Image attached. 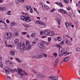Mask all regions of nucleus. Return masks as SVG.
<instances>
[{"label":"nucleus","mask_w":80,"mask_h":80,"mask_svg":"<svg viewBox=\"0 0 80 80\" xmlns=\"http://www.w3.org/2000/svg\"><path fill=\"white\" fill-rule=\"evenodd\" d=\"M38 41V39L37 38H36L35 39H34V41L35 42H37Z\"/></svg>","instance_id":"nucleus-38"},{"label":"nucleus","mask_w":80,"mask_h":80,"mask_svg":"<svg viewBox=\"0 0 80 80\" xmlns=\"http://www.w3.org/2000/svg\"><path fill=\"white\" fill-rule=\"evenodd\" d=\"M64 50V49L62 48H60L58 49V51L60 52H63Z\"/></svg>","instance_id":"nucleus-22"},{"label":"nucleus","mask_w":80,"mask_h":80,"mask_svg":"<svg viewBox=\"0 0 80 80\" xmlns=\"http://www.w3.org/2000/svg\"><path fill=\"white\" fill-rule=\"evenodd\" d=\"M53 55L54 56V57H56L58 55L57 53H54Z\"/></svg>","instance_id":"nucleus-45"},{"label":"nucleus","mask_w":80,"mask_h":80,"mask_svg":"<svg viewBox=\"0 0 80 80\" xmlns=\"http://www.w3.org/2000/svg\"><path fill=\"white\" fill-rule=\"evenodd\" d=\"M60 12H61L62 13H64V14H67V11L63 10V9H61L59 10Z\"/></svg>","instance_id":"nucleus-13"},{"label":"nucleus","mask_w":80,"mask_h":80,"mask_svg":"<svg viewBox=\"0 0 80 80\" xmlns=\"http://www.w3.org/2000/svg\"><path fill=\"white\" fill-rule=\"evenodd\" d=\"M44 56V53H43L40 54L39 55H38V57L39 58H42V57H43Z\"/></svg>","instance_id":"nucleus-20"},{"label":"nucleus","mask_w":80,"mask_h":80,"mask_svg":"<svg viewBox=\"0 0 80 80\" xmlns=\"http://www.w3.org/2000/svg\"><path fill=\"white\" fill-rule=\"evenodd\" d=\"M0 10L2 12H3L6 10V7H1L0 8Z\"/></svg>","instance_id":"nucleus-18"},{"label":"nucleus","mask_w":80,"mask_h":80,"mask_svg":"<svg viewBox=\"0 0 80 80\" xmlns=\"http://www.w3.org/2000/svg\"><path fill=\"white\" fill-rule=\"evenodd\" d=\"M7 80H11V78L10 77H8L7 78Z\"/></svg>","instance_id":"nucleus-49"},{"label":"nucleus","mask_w":80,"mask_h":80,"mask_svg":"<svg viewBox=\"0 0 80 80\" xmlns=\"http://www.w3.org/2000/svg\"><path fill=\"white\" fill-rule=\"evenodd\" d=\"M68 15L69 16V17H72V13L70 12H69Z\"/></svg>","instance_id":"nucleus-40"},{"label":"nucleus","mask_w":80,"mask_h":80,"mask_svg":"<svg viewBox=\"0 0 80 80\" xmlns=\"http://www.w3.org/2000/svg\"><path fill=\"white\" fill-rule=\"evenodd\" d=\"M27 37L28 38H30V35H27Z\"/></svg>","instance_id":"nucleus-58"},{"label":"nucleus","mask_w":80,"mask_h":80,"mask_svg":"<svg viewBox=\"0 0 80 80\" xmlns=\"http://www.w3.org/2000/svg\"><path fill=\"white\" fill-rule=\"evenodd\" d=\"M24 26L25 27H26V28H28V27H29V25L27 24H24Z\"/></svg>","instance_id":"nucleus-36"},{"label":"nucleus","mask_w":80,"mask_h":80,"mask_svg":"<svg viewBox=\"0 0 80 80\" xmlns=\"http://www.w3.org/2000/svg\"><path fill=\"white\" fill-rule=\"evenodd\" d=\"M58 55L59 57H61V54L60 53H58Z\"/></svg>","instance_id":"nucleus-61"},{"label":"nucleus","mask_w":80,"mask_h":80,"mask_svg":"<svg viewBox=\"0 0 80 80\" xmlns=\"http://www.w3.org/2000/svg\"><path fill=\"white\" fill-rule=\"evenodd\" d=\"M14 70V72H15V71H16L19 74L18 75V77L19 78H23V76L25 74V71H22V69L19 68L17 69H17L15 68Z\"/></svg>","instance_id":"nucleus-2"},{"label":"nucleus","mask_w":80,"mask_h":80,"mask_svg":"<svg viewBox=\"0 0 80 80\" xmlns=\"http://www.w3.org/2000/svg\"><path fill=\"white\" fill-rule=\"evenodd\" d=\"M64 43L66 44H67L68 45H69V46H71L72 45V43L71 42L68 40V39H66L64 40Z\"/></svg>","instance_id":"nucleus-5"},{"label":"nucleus","mask_w":80,"mask_h":80,"mask_svg":"<svg viewBox=\"0 0 80 80\" xmlns=\"http://www.w3.org/2000/svg\"><path fill=\"white\" fill-rule=\"evenodd\" d=\"M64 61H63H63H62L61 63V65H63V62Z\"/></svg>","instance_id":"nucleus-57"},{"label":"nucleus","mask_w":80,"mask_h":80,"mask_svg":"<svg viewBox=\"0 0 80 80\" xmlns=\"http://www.w3.org/2000/svg\"><path fill=\"white\" fill-rule=\"evenodd\" d=\"M58 72L59 73H61V71L60 70H58Z\"/></svg>","instance_id":"nucleus-60"},{"label":"nucleus","mask_w":80,"mask_h":80,"mask_svg":"<svg viewBox=\"0 0 80 80\" xmlns=\"http://www.w3.org/2000/svg\"><path fill=\"white\" fill-rule=\"evenodd\" d=\"M24 7L26 8L27 11H28L30 10V6L27 5H25L24 6Z\"/></svg>","instance_id":"nucleus-19"},{"label":"nucleus","mask_w":80,"mask_h":80,"mask_svg":"<svg viewBox=\"0 0 80 80\" xmlns=\"http://www.w3.org/2000/svg\"><path fill=\"white\" fill-rule=\"evenodd\" d=\"M67 9L68 10L70 11V7L67 8Z\"/></svg>","instance_id":"nucleus-56"},{"label":"nucleus","mask_w":80,"mask_h":80,"mask_svg":"<svg viewBox=\"0 0 80 80\" xmlns=\"http://www.w3.org/2000/svg\"><path fill=\"white\" fill-rule=\"evenodd\" d=\"M64 43V42L63 41H62L61 43H60V45H63Z\"/></svg>","instance_id":"nucleus-44"},{"label":"nucleus","mask_w":80,"mask_h":80,"mask_svg":"<svg viewBox=\"0 0 80 80\" xmlns=\"http://www.w3.org/2000/svg\"><path fill=\"white\" fill-rule=\"evenodd\" d=\"M65 25L66 26V27H67V28H68V26H71V25H72V23H69V22H68V21H67L65 23Z\"/></svg>","instance_id":"nucleus-10"},{"label":"nucleus","mask_w":80,"mask_h":80,"mask_svg":"<svg viewBox=\"0 0 80 80\" xmlns=\"http://www.w3.org/2000/svg\"><path fill=\"white\" fill-rule=\"evenodd\" d=\"M67 54V52L66 51L64 52H62V55H64V54Z\"/></svg>","instance_id":"nucleus-43"},{"label":"nucleus","mask_w":80,"mask_h":80,"mask_svg":"<svg viewBox=\"0 0 80 80\" xmlns=\"http://www.w3.org/2000/svg\"><path fill=\"white\" fill-rule=\"evenodd\" d=\"M22 13L23 14V15L21 17V20L28 22H31V18H30L29 16H28L27 13L23 12Z\"/></svg>","instance_id":"nucleus-1"},{"label":"nucleus","mask_w":80,"mask_h":80,"mask_svg":"<svg viewBox=\"0 0 80 80\" xmlns=\"http://www.w3.org/2000/svg\"><path fill=\"white\" fill-rule=\"evenodd\" d=\"M55 12V9L54 8H53L52 10L50 11V12Z\"/></svg>","instance_id":"nucleus-46"},{"label":"nucleus","mask_w":80,"mask_h":80,"mask_svg":"<svg viewBox=\"0 0 80 80\" xmlns=\"http://www.w3.org/2000/svg\"><path fill=\"white\" fill-rule=\"evenodd\" d=\"M20 45H19V48L20 52H23L24 50H26V48H25V44L23 43L21 45V43Z\"/></svg>","instance_id":"nucleus-3"},{"label":"nucleus","mask_w":80,"mask_h":80,"mask_svg":"<svg viewBox=\"0 0 80 80\" xmlns=\"http://www.w3.org/2000/svg\"><path fill=\"white\" fill-rule=\"evenodd\" d=\"M9 71H10L11 72H14V70L13 69H9Z\"/></svg>","instance_id":"nucleus-47"},{"label":"nucleus","mask_w":80,"mask_h":80,"mask_svg":"<svg viewBox=\"0 0 80 80\" xmlns=\"http://www.w3.org/2000/svg\"><path fill=\"white\" fill-rule=\"evenodd\" d=\"M10 54H11V55H15V52L13 51H11Z\"/></svg>","instance_id":"nucleus-28"},{"label":"nucleus","mask_w":80,"mask_h":80,"mask_svg":"<svg viewBox=\"0 0 80 80\" xmlns=\"http://www.w3.org/2000/svg\"><path fill=\"white\" fill-rule=\"evenodd\" d=\"M57 40L59 42H61L62 41V38L60 37H58Z\"/></svg>","instance_id":"nucleus-25"},{"label":"nucleus","mask_w":80,"mask_h":80,"mask_svg":"<svg viewBox=\"0 0 80 80\" xmlns=\"http://www.w3.org/2000/svg\"><path fill=\"white\" fill-rule=\"evenodd\" d=\"M36 56H33L32 57V58H36Z\"/></svg>","instance_id":"nucleus-54"},{"label":"nucleus","mask_w":80,"mask_h":80,"mask_svg":"<svg viewBox=\"0 0 80 80\" xmlns=\"http://www.w3.org/2000/svg\"><path fill=\"white\" fill-rule=\"evenodd\" d=\"M5 29L6 31H8V28L7 26H5Z\"/></svg>","instance_id":"nucleus-41"},{"label":"nucleus","mask_w":80,"mask_h":80,"mask_svg":"<svg viewBox=\"0 0 80 80\" xmlns=\"http://www.w3.org/2000/svg\"><path fill=\"white\" fill-rule=\"evenodd\" d=\"M36 23L38 24H39V25H42L44 26V27H46L47 26L46 23H44V22H42L38 20L36 21Z\"/></svg>","instance_id":"nucleus-6"},{"label":"nucleus","mask_w":80,"mask_h":80,"mask_svg":"<svg viewBox=\"0 0 80 80\" xmlns=\"http://www.w3.org/2000/svg\"><path fill=\"white\" fill-rule=\"evenodd\" d=\"M27 33L26 32H23L22 33V34L24 35V34H27Z\"/></svg>","instance_id":"nucleus-50"},{"label":"nucleus","mask_w":80,"mask_h":80,"mask_svg":"<svg viewBox=\"0 0 80 80\" xmlns=\"http://www.w3.org/2000/svg\"><path fill=\"white\" fill-rule=\"evenodd\" d=\"M45 33V32L44 31H40V35H44Z\"/></svg>","instance_id":"nucleus-30"},{"label":"nucleus","mask_w":80,"mask_h":80,"mask_svg":"<svg viewBox=\"0 0 80 80\" xmlns=\"http://www.w3.org/2000/svg\"><path fill=\"white\" fill-rule=\"evenodd\" d=\"M26 45H30V42L28 41H26L25 42Z\"/></svg>","instance_id":"nucleus-29"},{"label":"nucleus","mask_w":80,"mask_h":80,"mask_svg":"<svg viewBox=\"0 0 80 80\" xmlns=\"http://www.w3.org/2000/svg\"><path fill=\"white\" fill-rule=\"evenodd\" d=\"M38 47L41 49L45 48V45L42 43H39L38 44Z\"/></svg>","instance_id":"nucleus-4"},{"label":"nucleus","mask_w":80,"mask_h":80,"mask_svg":"<svg viewBox=\"0 0 80 80\" xmlns=\"http://www.w3.org/2000/svg\"><path fill=\"white\" fill-rule=\"evenodd\" d=\"M48 41L49 42H50V41H51V38H48Z\"/></svg>","instance_id":"nucleus-51"},{"label":"nucleus","mask_w":80,"mask_h":80,"mask_svg":"<svg viewBox=\"0 0 80 80\" xmlns=\"http://www.w3.org/2000/svg\"><path fill=\"white\" fill-rule=\"evenodd\" d=\"M15 60H16L19 63H21V61L20 60V59H19V58H15Z\"/></svg>","instance_id":"nucleus-27"},{"label":"nucleus","mask_w":80,"mask_h":80,"mask_svg":"<svg viewBox=\"0 0 80 80\" xmlns=\"http://www.w3.org/2000/svg\"><path fill=\"white\" fill-rule=\"evenodd\" d=\"M54 77H53V76H52L50 77H49V78H54Z\"/></svg>","instance_id":"nucleus-53"},{"label":"nucleus","mask_w":80,"mask_h":80,"mask_svg":"<svg viewBox=\"0 0 80 80\" xmlns=\"http://www.w3.org/2000/svg\"><path fill=\"white\" fill-rule=\"evenodd\" d=\"M10 13H11V11H9L7 12V14L8 15H11Z\"/></svg>","instance_id":"nucleus-42"},{"label":"nucleus","mask_w":80,"mask_h":80,"mask_svg":"<svg viewBox=\"0 0 80 80\" xmlns=\"http://www.w3.org/2000/svg\"><path fill=\"white\" fill-rule=\"evenodd\" d=\"M34 11H35V12H37V9H36V8H34Z\"/></svg>","instance_id":"nucleus-62"},{"label":"nucleus","mask_w":80,"mask_h":80,"mask_svg":"<svg viewBox=\"0 0 80 80\" xmlns=\"http://www.w3.org/2000/svg\"><path fill=\"white\" fill-rule=\"evenodd\" d=\"M14 35L17 37V36H18L19 35V33H18V32H16L14 34Z\"/></svg>","instance_id":"nucleus-33"},{"label":"nucleus","mask_w":80,"mask_h":80,"mask_svg":"<svg viewBox=\"0 0 80 80\" xmlns=\"http://www.w3.org/2000/svg\"><path fill=\"white\" fill-rule=\"evenodd\" d=\"M5 63L7 66L11 67L12 66V62L10 61L6 60L5 61Z\"/></svg>","instance_id":"nucleus-7"},{"label":"nucleus","mask_w":80,"mask_h":80,"mask_svg":"<svg viewBox=\"0 0 80 80\" xmlns=\"http://www.w3.org/2000/svg\"><path fill=\"white\" fill-rule=\"evenodd\" d=\"M58 58H56V60H55V62H57L58 63Z\"/></svg>","instance_id":"nucleus-52"},{"label":"nucleus","mask_w":80,"mask_h":80,"mask_svg":"<svg viewBox=\"0 0 80 80\" xmlns=\"http://www.w3.org/2000/svg\"><path fill=\"white\" fill-rule=\"evenodd\" d=\"M76 52H79V53H80V48H76Z\"/></svg>","instance_id":"nucleus-31"},{"label":"nucleus","mask_w":80,"mask_h":80,"mask_svg":"<svg viewBox=\"0 0 80 80\" xmlns=\"http://www.w3.org/2000/svg\"><path fill=\"white\" fill-rule=\"evenodd\" d=\"M63 2H65V3H68V0H63Z\"/></svg>","instance_id":"nucleus-37"},{"label":"nucleus","mask_w":80,"mask_h":80,"mask_svg":"<svg viewBox=\"0 0 80 80\" xmlns=\"http://www.w3.org/2000/svg\"><path fill=\"white\" fill-rule=\"evenodd\" d=\"M37 76L38 78H42L43 77V75L39 72H38Z\"/></svg>","instance_id":"nucleus-11"},{"label":"nucleus","mask_w":80,"mask_h":80,"mask_svg":"<svg viewBox=\"0 0 80 80\" xmlns=\"http://www.w3.org/2000/svg\"><path fill=\"white\" fill-rule=\"evenodd\" d=\"M18 0L19 2H21V3H23L24 1V0Z\"/></svg>","instance_id":"nucleus-48"},{"label":"nucleus","mask_w":80,"mask_h":80,"mask_svg":"<svg viewBox=\"0 0 80 80\" xmlns=\"http://www.w3.org/2000/svg\"><path fill=\"white\" fill-rule=\"evenodd\" d=\"M26 49H28V50H30L32 48V46L31 45H28L26 46Z\"/></svg>","instance_id":"nucleus-17"},{"label":"nucleus","mask_w":80,"mask_h":80,"mask_svg":"<svg viewBox=\"0 0 80 80\" xmlns=\"http://www.w3.org/2000/svg\"><path fill=\"white\" fill-rule=\"evenodd\" d=\"M58 78V76H55L54 78L52 79L51 80H57Z\"/></svg>","instance_id":"nucleus-26"},{"label":"nucleus","mask_w":80,"mask_h":80,"mask_svg":"<svg viewBox=\"0 0 80 80\" xmlns=\"http://www.w3.org/2000/svg\"><path fill=\"white\" fill-rule=\"evenodd\" d=\"M9 22H10V21H9L7 19V20H6V22H7V23H9Z\"/></svg>","instance_id":"nucleus-59"},{"label":"nucleus","mask_w":80,"mask_h":80,"mask_svg":"<svg viewBox=\"0 0 80 80\" xmlns=\"http://www.w3.org/2000/svg\"><path fill=\"white\" fill-rule=\"evenodd\" d=\"M57 47H58V48H59L60 47H61L62 46H60V44H58L57 45Z\"/></svg>","instance_id":"nucleus-55"},{"label":"nucleus","mask_w":80,"mask_h":80,"mask_svg":"<svg viewBox=\"0 0 80 80\" xmlns=\"http://www.w3.org/2000/svg\"><path fill=\"white\" fill-rule=\"evenodd\" d=\"M12 35V34L11 33H7V35H6V36L5 37V39H8V38H10Z\"/></svg>","instance_id":"nucleus-9"},{"label":"nucleus","mask_w":80,"mask_h":80,"mask_svg":"<svg viewBox=\"0 0 80 80\" xmlns=\"http://www.w3.org/2000/svg\"><path fill=\"white\" fill-rule=\"evenodd\" d=\"M16 23L14 22H12L11 23V25L15 26L16 25Z\"/></svg>","instance_id":"nucleus-34"},{"label":"nucleus","mask_w":80,"mask_h":80,"mask_svg":"<svg viewBox=\"0 0 80 80\" xmlns=\"http://www.w3.org/2000/svg\"><path fill=\"white\" fill-rule=\"evenodd\" d=\"M19 40L18 39H16L14 41V43L16 45H17L18 47H20V45L21 44V43L19 42Z\"/></svg>","instance_id":"nucleus-8"},{"label":"nucleus","mask_w":80,"mask_h":80,"mask_svg":"<svg viewBox=\"0 0 80 80\" xmlns=\"http://www.w3.org/2000/svg\"><path fill=\"white\" fill-rule=\"evenodd\" d=\"M57 65H58V62H55L54 63V67H57Z\"/></svg>","instance_id":"nucleus-35"},{"label":"nucleus","mask_w":80,"mask_h":80,"mask_svg":"<svg viewBox=\"0 0 80 80\" xmlns=\"http://www.w3.org/2000/svg\"><path fill=\"white\" fill-rule=\"evenodd\" d=\"M42 7L45 10H49V7L46 5L43 4L42 5Z\"/></svg>","instance_id":"nucleus-12"},{"label":"nucleus","mask_w":80,"mask_h":80,"mask_svg":"<svg viewBox=\"0 0 80 80\" xmlns=\"http://www.w3.org/2000/svg\"><path fill=\"white\" fill-rule=\"evenodd\" d=\"M5 72L6 74H8V73H10V70L9 71L7 69L5 70Z\"/></svg>","instance_id":"nucleus-32"},{"label":"nucleus","mask_w":80,"mask_h":80,"mask_svg":"<svg viewBox=\"0 0 80 80\" xmlns=\"http://www.w3.org/2000/svg\"><path fill=\"white\" fill-rule=\"evenodd\" d=\"M49 34L50 35V36H53L54 35H55V32L53 31H51L49 33Z\"/></svg>","instance_id":"nucleus-16"},{"label":"nucleus","mask_w":80,"mask_h":80,"mask_svg":"<svg viewBox=\"0 0 80 80\" xmlns=\"http://www.w3.org/2000/svg\"><path fill=\"white\" fill-rule=\"evenodd\" d=\"M46 37V36H42V38H45Z\"/></svg>","instance_id":"nucleus-63"},{"label":"nucleus","mask_w":80,"mask_h":80,"mask_svg":"<svg viewBox=\"0 0 80 80\" xmlns=\"http://www.w3.org/2000/svg\"><path fill=\"white\" fill-rule=\"evenodd\" d=\"M39 5L41 6V5H42V2H41L39 4Z\"/></svg>","instance_id":"nucleus-64"},{"label":"nucleus","mask_w":80,"mask_h":80,"mask_svg":"<svg viewBox=\"0 0 80 80\" xmlns=\"http://www.w3.org/2000/svg\"><path fill=\"white\" fill-rule=\"evenodd\" d=\"M32 72L35 73H37V72H36V71H35L33 69H32Z\"/></svg>","instance_id":"nucleus-39"},{"label":"nucleus","mask_w":80,"mask_h":80,"mask_svg":"<svg viewBox=\"0 0 80 80\" xmlns=\"http://www.w3.org/2000/svg\"><path fill=\"white\" fill-rule=\"evenodd\" d=\"M56 20L58 23V25H60V22L61 20L59 18H57Z\"/></svg>","instance_id":"nucleus-24"},{"label":"nucleus","mask_w":80,"mask_h":80,"mask_svg":"<svg viewBox=\"0 0 80 80\" xmlns=\"http://www.w3.org/2000/svg\"><path fill=\"white\" fill-rule=\"evenodd\" d=\"M31 37L32 38H34L36 37V33H32L31 35Z\"/></svg>","instance_id":"nucleus-21"},{"label":"nucleus","mask_w":80,"mask_h":80,"mask_svg":"<svg viewBox=\"0 0 80 80\" xmlns=\"http://www.w3.org/2000/svg\"><path fill=\"white\" fill-rule=\"evenodd\" d=\"M55 4H57V5H58L59 6H60V7H63V5H62V4L61 2H59L58 4V3L57 2H55Z\"/></svg>","instance_id":"nucleus-23"},{"label":"nucleus","mask_w":80,"mask_h":80,"mask_svg":"<svg viewBox=\"0 0 80 80\" xmlns=\"http://www.w3.org/2000/svg\"><path fill=\"white\" fill-rule=\"evenodd\" d=\"M44 35H48V34H49V33L50 32V31L49 30H44Z\"/></svg>","instance_id":"nucleus-14"},{"label":"nucleus","mask_w":80,"mask_h":80,"mask_svg":"<svg viewBox=\"0 0 80 80\" xmlns=\"http://www.w3.org/2000/svg\"><path fill=\"white\" fill-rule=\"evenodd\" d=\"M69 60H70V57H67L64 58L63 61L65 62H68Z\"/></svg>","instance_id":"nucleus-15"}]
</instances>
